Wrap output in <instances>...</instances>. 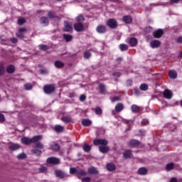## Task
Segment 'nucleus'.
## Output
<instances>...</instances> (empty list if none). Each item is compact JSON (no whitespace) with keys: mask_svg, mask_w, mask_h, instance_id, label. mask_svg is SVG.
<instances>
[{"mask_svg":"<svg viewBox=\"0 0 182 182\" xmlns=\"http://www.w3.org/2000/svg\"><path fill=\"white\" fill-rule=\"evenodd\" d=\"M140 136H145L146 135V131L144 129L139 131Z\"/></svg>","mask_w":182,"mask_h":182,"instance_id":"61","label":"nucleus"},{"mask_svg":"<svg viewBox=\"0 0 182 182\" xmlns=\"http://www.w3.org/2000/svg\"><path fill=\"white\" fill-rule=\"evenodd\" d=\"M61 120L64 123H70V122H72V118H70V117H62Z\"/></svg>","mask_w":182,"mask_h":182,"instance_id":"36","label":"nucleus"},{"mask_svg":"<svg viewBox=\"0 0 182 182\" xmlns=\"http://www.w3.org/2000/svg\"><path fill=\"white\" fill-rule=\"evenodd\" d=\"M17 159H18V160H23L26 159V154L24 153L20 154L17 156Z\"/></svg>","mask_w":182,"mask_h":182,"instance_id":"42","label":"nucleus"},{"mask_svg":"<svg viewBox=\"0 0 182 182\" xmlns=\"http://www.w3.org/2000/svg\"><path fill=\"white\" fill-rule=\"evenodd\" d=\"M150 45L151 46L154 48H159V46H160V41H157V40H154V41H151L150 42Z\"/></svg>","mask_w":182,"mask_h":182,"instance_id":"17","label":"nucleus"},{"mask_svg":"<svg viewBox=\"0 0 182 182\" xmlns=\"http://www.w3.org/2000/svg\"><path fill=\"white\" fill-rule=\"evenodd\" d=\"M39 49L40 50H48V49H49V47H48V46L46 45H40L39 46Z\"/></svg>","mask_w":182,"mask_h":182,"instance_id":"43","label":"nucleus"},{"mask_svg":"<svg viewBox=\"0 0 182 182\" xmlns=\"http://www.w3.org/2000/svg\"><path fill=\"white\" fill-rule=\"evenodd\" d=\"M33 147L34 149H39L40 150H42V149H43V144H42V142H36L33 144Z\"/></svg>","mask_w":182,"mask_h":182,"instance_id":"28","label":"nucleus"},{"mask_svg":"<svg viewBox=\"0 0 182 182\" xmlns=\"http://www.w3.org/2000/svg\"><path fill=\"white\" fill-rule=\"evenodd\" d=\"M95 112L96 114L100 115V114H102V108L97 107H96V108L95 109Z\"/></svg>","mask_w":182,"mask_h":182,"instance_id":"46","label":"nucleus"},{"mask_svg":"<svg viewBox=\"0 0 182 182\" xmlns=\"http://www.w3.org/2000/svg\"><path fill=\"white\" fill-rule=\"evenodd\" d=\"M7 73H14L15 72V66L10 65L6 68Z\"/></svg>","mask_w":182,"mask_h":182,"instance_id":"30","label":"nucleus"},{"mask_svg":"<svg viewBox=\"0 0 182 182\" xmlns=\"http://www.w3.org/2000/svg\"><path fill=\"white\" fill-rule=\"evenodd\" d=\"M90 124H92V121H90V119H84L82 120V126L89 127V126H90Z\"/></svg>","mask_w":182,"mask_h":182,"instance_id":"20","label":"nucleus"},{"mask_svg":"<svg viewBox=\"0 0 182 182\" xmlns=\"http://www.w3.org/2000/svg\"><path fill=\"white\" fill-rule=\"evenodd\" d=\"M74 29L77 32H83L85 31V28L83 27V24L80 22H77L74 25Z\"/></svg>","mask_w":182,"mask_h":182,"instance_id":"4","label":"nucleus"},{"mask_svg":"<svg viewBox=\"0 0 182 182\" xmlns=\"http://www.w3.org/2000/svg\"><path fill=\"white\" fill-rule=\"evenodd\" d=\"M25 22H26V21H25V18H19V19L18 20V25H23V23H25Z\"/></svg>","mask_w":182,"mask_h":182,"instance_id":"51","label":"nucleus"},{"mask_svg":"<svg viewBox=\"0 0 182 182\" xmlns=\"http://www.w3.org/2000/svg\"><path fill=\"white\" fill-rule=\"evenodd\" d=\"M5 122V116L0 113V123H4Z\"/></svg>","mask_w":182,"mask_h":182,"instance_id":"54","label":"nucleus"},{"mask_svg":"<svg viewBox=\"0 0 182 182\" xmlns=\"http://www.w3.org/2000/svg\"><path fill=\"white\" fill-rule=\"evenodd\" d=\"M90 177H84L82 178V182H90Z\"/></svg>","mask_w":182,"mask_h":182,"instance_id":"53","label":"nucleus"},{"mask_svg":"<svg viewBox=\"0 0 182 182\" xmlns=\"http://www.w3.org/2000/svg\"><path fill=\"white\" fill-rule=\"evenodd\" d=\"M173 168H174V164H169L166 166L167 171H171V170H173Z\"/></svg>","mask_w":182,"mask_h":182,"instance_id":"44","label":"nucleus"},{"mask_svg":"<svg viewBox=\"0 0 182 182\" xmlns=\"http://www.w3.org/2000/svg\"><path fill=\"white\" fill-rule=\"evenodd\" d=\"M5 75V67L4 66V64H0V76H4Z\"/></svg>","mask_w":182,"mask_h":182,"instance_id":"38","label":"nucleus"},{"mask_svg":"<svg viewBox=\"0 0 182 182\" xmlns=\"http://www.w3.org/2000/svg\"><path fill=\"white\" fill-rule=\"evenodd\" d=\"M54 129L55 132H57V133H62V132L64 130V128L60 125H55Z\"/></svg>","mask_w":182,"mask_h":182,"instance_id":"32","label":"nucleus"},{"mask_svg":"<svg viewBox=\"0 0 182 182\" xmlns=\"http://www.w3.org/2000/svg\"><path fill=\"white\" fill-rule=\"evenodd\" d=\"M107 23L111 29H114L117 27V21L113 18L108 20Z\"/></svg>","mask_w":182,"mask_h":182,"instance_id":"3","label":"nucleus"},{"mask_svg":"<svg viewBox=\"0 0 182 182\" xmlns=\"http://www.w3.org/2000/svg\"><path fill=\"white\" fill-rule=\"evenodd\" d=\"M88 173L89 174H97L99 171H97V168L92 166L88 168Z\"/></svg>","mask_w":182,"mask_h":182,"instance_id":"26","label":"nucleus"},{"mask_svg":"<svg viewBox=\"0 0 182 182\" xmlns=\"http://www.w3.org/2000/svg\"><path fill=\"white\" fill-rule=\"evenodd\" d=\"M153 35L154 38H160V29H158L156 31H154Z\"/></svg>","mask_w":182,"mask_h":182,"instance_id":"47","label":"nucleus"},{"mask_svg":"<svg viewBox=\"0 0 182 182\" xmlns=\"http://www.w3.org/2000/svg\"><path fill=\"white\" fill-rule=\"evenodd\" d=\"M99 150L101 153H103L104 154L106 153H109V146H107V145L100 146L99 147Z\"/></svg>","mask_w":182,"mask_h":182,"instance_id":"14","label":"nucleus"},{"mask_svg":"<svg viewBox=\"0 0 182 182\" xmlns=\"http://www.w3.org/2000/svg\"><path fill=\"white\" fill-rule=\"evenodd\" d=\"M31 152L33 154H35L36 156H41V154H42V151L39 149H33L31 150Z\"/></svg>","mask_w":182,"mask_h":182,"instance_id":"39","label":"nucleus"},{"mask_svg":"<svg viewBox=\"0 0 182 182\" xmlns=\"http://www.w3.org/2000/svg\"><path fill=\"white\" fill-rule=\"evenodd\" d=\"M82 149L85 153H89L90 150H92V146L87 144H84L82 146Z\"/></svg>","mask_w":182,"mask_h":182,"instance_id":"21","label":"nucleus"},{"mask_svg":"<svg viewBox=\"0 0 182 182\" xmlns=\"http://www.w3.org/2000/svg\"><path fill=\"white\" fill-rule=\"evenodd\" d=\"M48 17L50 18V19H54V21H59L60 19L59 17L55 16L52 11H48Z\"/></svg>","mask_w":182,"mask_h":182,"instance_id":"15","label":"nucleus"},{"mask_svg":"<svg viewBox=\"0 0 182 182\" xmlns=\"http://www.w3.org/2000/svg\"><path fill=\"white\" fill-rule=\"evenodd\" d=\"M123 21L126 23H132V22L133 21V18H132V16H124L123 17Z\"/></svg>","mask_w":182,"mask_h":182,"instance_id":"22","label":"nucleus"},{"mask_svg":"<svg viewBox=\"0 0 182 182\" xmlns=\"http://www.w3.org/2000/svg\"><path fill=\"white\" fill-rule=\"evenodd\" d=\"M24 87H25L26 90H31V89H32V85L31 84H26L24 85Z\"/></svg>","mask_w":182,"mask_h":182,"instance_id":"50","label":"nucleus"},{"mask_svg":"<svg viewBox=\"0 0 182 182\" xmlns=\"http://www.w3.org/2000/svg\"><path fill=\"white\" fill-rule=\"evenodd\" d=\"M26 28H21L18 29V32H20L21 33H22V32H26Z\"/></svg>","mask_w":182,"mask_h":182,"instance_id":"63","label":"nucleus"},{"mask_svg":"<svg viewBox=\"0 0 182 182\" xmlns=\"http://www.w3.org/2000/svg\"><path fill=\"white\" fill-rule=\"evenodd\" d=\"M119 49L122 51L127 50V49H129V46L126 44H121L119 45Z\"/></svg>","mask_w":182,"mask_h":182,"instance_id":"40","label":"nucleus"},{"mask_svg":"<svg viewBox=\"0 0 182 182\" xmlns=\"http://www.w3.org/2000/svg\"><path fill=\"white\" fill-rule=\"evenodd\" d=\"M42 139L41 135L35 136L31 139V143H39V140H42Z\"/></svg>","mask_w":182,"mask_h":182,"instance_id":"16","label":"nucleus"},{"mask_svg":"<svg viewBox=\"0 0 182 182\" xmlns=\"http://www.w3.org/2000/svg\"><path fill=\"white\" fill-rule=\"evenodd\" d=\"M77 176L79 177V178H80V177L87 176V173L83 170L77 171Z\"/></svg>","mask_w":182,"mask_h":182,"instance_id":"29","label":"nucleus"},{"mask_svg":"<svg viewBox=\"0 0 182 182\" xmlns=\"http://www.w3.org/2000/svg\"><path fill=\"white\" fill-rule=\"evenodd\" d=\"M90 56H92V54H90V53H89V51L84 53L85 59H89V58H90Z\"/></svg>","mask_w":182,"mask_h":182,"instance_id":"49","label":"nucleus"},{"mask_svg":"<svg viewBox=\"0 0 182 182\" xmlns=\"http://www.w3.org/2000/svg\"><path fill=\"white\" fill-rule=\"evenodd\" d=\"M107 140L106 139H96L94 140L93 144L95 146H107Z\"/></svg>","mask_w":182,"mask_h":182,"instance_id":"2","label":"nucleus"},{"mask_svg":"<svg viewBox=\"0 0 182 182\" xmlns=\"http://www.w3.org/2000/svg\"><path fill=\"white\" fill-rule=\"evenodd\" d=\"M139 89L141 90H144V91H146V90H147L148 89H149V85H147V84H141V85H140V87H139Z\"/></svg>","mask_w":182,"mask_h":182,"instance_id":"41","label":"nucleus"},{"mask_svg":"<svg viewBox=\"0 0 182 182\" xmlns=\"http://www.w3.org/2000/svg\"><path fill=\"white\" fill-rule=\"evenodd\" d=\"M43 90L44 92L46 93V95H50V93L55 92V86L52 85H45L43 87Z\"/></svg>","mask_w":182,"mask_h":182,"instance_id":"1","label":"nucleus"},{"mask_svg":"<svg viewBox=\"0 0 182 182\" xmlns=\"http://www.w3.org/2000/svg\"><path fill=\"white\" fill-rule=\"evenodd\" d=\"M55 175L56 177H58V178H65V177H68L66 173L61 170H55Z\"/></svg>","mask_w":182,"mask_h":182,"instance_id":"5","label":"nucleus"},{"mask_svg":"<svg viewBox=\"0 0 182 182\" xmlns=\"http://www.w3.org/2000/svg\"><path fill=\"white\" fill-rule=\"evenodd\" d=\"M141 124L144 126H147V124H149V120H147L146 119H144L141 122Z\"/></svg>","mask_w":182,"mask_h":182,"instance_id":"57","label":"nucleus"},{"mask_svg":"<svg viewBox=\"0 0 182 182\" xmlns=\"http://www.w3.org/2000/svg\"><path fill=\"white\" fill-rule=\"evenodd\" d=\"M129 44L131 46H137V40L136 38H131L129 40Z\"/></svg>","mask_w":182,"mask_h":182,"instance_id":"35","label":"nucleus"},{"mask_svg":"<svg viewBox=\"0 0 182 182\" xmlns=\"http://www.w3.org/2000/svg\"><path fill=\"white\" fill-rule=\"evenodd\" d=\"M178 43H182V37H179L177 40Z\"/></svg>","mask_w":182,"mask_h":182,"instance_id":"64","label":"nucleus"},{"mask_svg":"<svg viewBox=\"0 0 182 182\" xmlns=\"http://www.w3.org/2000/svg\"><path fill=\"white\" fill-rule=\"evenodd\" d=\"M164 97L166 99H171V97H173V92L169 90H165L164 92Z\"/></svg>","mask_w":182,"mask_h":182,"instance_id":"11","label":"nucleus"},{"mask_svg":"<svg viewBox=\"0 0 182 182\" xmlns=\"http://www.w3.org/2000/svg\"><path fill=\"white\" fill-rule=\"evenodd\" d=\"M39 173H46L48 171V168L45 166H42L38 168Z\"/></svg>","mask_w":182,"mask_h":182,"instance_id":"45","label":"nucleus"},{"mask_svg":"<svg viewBox=\"0 0 182 182\" xmlns=\"http://www.w3.org/2000/svg\"><path fill=\"white\" fill-rule=\"evenodd\" d=\"M40 73L41 75H48V70H41Z\"/></svg>","mask_w":182,"mask_h":182,"instance_id":"58","label":"nucleus"},{"mask_svg":"<svg viewBox=\"0 0 182 182\" xmlns=\"http://www.w3.org/2000/svg\"><path fill=\"white\" fill-rule=\"evenodd\" d=\"M48 164H59V159L55 157H50L47 159Z\"/></svg>","mask_w":182,"mask_h":182,"instance_id":"7","label":"nucleus"},{"mask_svg":"<svg viewBox=\"0 0 182 182\" xmlns=\"http://www.w3.org/2000/svg\"><path fill=\"white\" fill-rule=\"evenodd\" d=\"M170 182H182V180H177L176 178H172L171 180H170Z\"/></svg>","mask_w":182,"mask_h":182,"instance_id":"59","label":"nucleus"},{"mask_svg":"<svg viewBox=\"0 0 182 182\" xmlns=\"http://www.w3.org/2000/svg\"><path fill=\"white\" fill-rule=\"evenodd\" d=\"M55 68H58V69H60L65 66V63H63L60 60H57L55 62Z\"/></svg>","mask_w":182,"mask_h":182,"instance_id":"25","label":"nucleus"},{"mask_svg":"<svg viewBox=\"0 0 182 182\" xmlns=\"http://www.w3.org/2000/svg\"><path fill=\"white\" fill-rule=\"evenodd\" d=\"M107 168L108 171H113L114 170H116V166L113 164H108L107 165Z\"/></svg>","mask_w":182,"mask_h":182,"instance_id":"34","label":"nucleus"},{"mask_svg":"<svg viewBox=\"0 0 182 182\" xmlns=\"http://www.w3.org/2000/svg\"><path fill=\"white\" fill-rule=\"evenodd\" d=\"M96 31L98 33H106L107 29L103 25H99L96 28Z\"/></svg>","mask_w":182,"mask_h":182,"instance_id":"6","label":"nucleus"},{"mask_svg":"<svg viewBox=\"0 0 182 182\" xmlns=\"http://www.w3.org/2000/svg\"><path fill=\"white\" fill-rule=\"evenodd\" d=\"M138 173H139L140 176H146V174H147V168L144 167L140 168L138 170Z\"/></svg>","mask_w":182,"mask_h":182,"instance_id":"23","label":"nucleus"},{"mask_svg":"<svg viewBox=\"0 0 182 182\" xmlns=\"http://www.w3.org/2000/svg\"><path fill=\"white\" fill-rule=\"evenodd\" d=\"M180 2V0H171V5H173L174 4H178Z\"/></svg>","mask_w":182,"mask_h":182,"instance_id":"60","label":"nucleus"},{"mask_svg":"<svg viewBox=\"0 0 182 182\" xmlns=\"http://www.w3.org/2000/svg\"><path fill=\"white\" fill-rule=\"evenodd\" d=\"M50 149L53 151H58V150H60V146L56 142H52L50 144Z\"/></svg>","mask_w":182,"mask_h":182,"instance_id":"10","label":"nucleus"},{"mask_svg":"<svg viewBox=\"0 0 182 182\" xmlns=\"http://www.w3.org/2000/svg\"><path fill=\"white\" fill-rule=\"evenodd\" d=\"M80 102H85V100H86V95H81L80 96Z\"/></svg>","mask_w":182,"mask_h":182,"instance_id":"56","label":"nucleus"},{"mask_svg":"<svg viewBox=\"0 0 182 182\" xmlns=\"http://www.w3.org/2000/svg\"><path fill=\"white\" fill-rule=\"evenodd\" d=\"M139 144L140 141L136 139H131L128 142V145L129 146V147H137V146H139Z\"/></svg>","mask_w":182,"mask_h":182,"instance_id":"8","label":"nucleus"},{"mask_svg":"<svg viewBox=\"0 0 182 182\" xmlns=\"http://www.w3.org/2000/svg\"><path fill=\"white\" fill-rule=\"evenodd\" d=\"M17 38H19L20 39H23V34L18 31V33H16Z\"/></svg>","mask_w":182,"mask_h":182,"instance_id":"55","label":"nucleus"},{"mask_svg":"<svg viewBox=\"0 0 182 182\" xmlns=\"http://www.w3.org/2000/svg\"><path fill=\"white\" fill-rule=\"evenodd\" d=\"M168 75L171 79H177V72L174 70L169 71Z\"/></svg>","mask_w":182,"mask_h":182,"instance_id":"18","label":"nucleus"},{"mask_svg":"<svg viewBox=\"0 0 182 182\" xmlns=\"http://www.w3.org/2000/svg\"><path fill=\"white\" fill-rule=\"evenodd\" d=\"M131 109L134 113H138V112H140V107L136 105H132Z\"/></svg>","mask_w":182,"mask_h":182,"instance_id":"31","label":"nucleus"},{"mask_svg":"<svg viewBox=\"0 0 182 182\" xmlns=\"http://www.w3.org/2000/svg\"><path fill=\"white\" fill-rule=\"evenodd\" d=\"M70 174H76V176H77V170H76L75 168H70Z\"/></svg>","mask_w":182,"mask_h":182,"instance_id":"48","label":"nucleus"},{"mask_svg":"<svg viewBox=\"0 0 182 182\" xmlns=\"http://www.w3.org/2000/svg\"><path fill=\"white\" fill-rule=\"evenodd\" d=\"M99 90H100V93L103 94L105 93V90H106V86L104 84H100L99 85Z\"/></svg>","mask_w":182,"mask_h":182,"instance_id":"37","label":"nucleus"},{"mask_svg":"<svg viewBox=\"0 0 182 182\" xmlns=\"http://www.w3.org/2000/svg\"><path fill=\"white\" fill-rule=\"evenodd\" d=\"M124 109V106L122 103H119L115 106V110L117 112H122Z\"/></svg>","mask_w":182,"mask_h":182,"instance_id":"24","label":"nucleus"},{"mask_svg":"<svg viewBox=\"0 0 182 182\" xmlns=\"http://www.w3.org/2000/svg\"><path fill=\"white\" fill-rule=\"evenodd\" d=\"M64 30L65 31V32H72V23H69L68 21H65L64 23Z\"/></svg>","mask_w":182,"mask_h":182,"instance_id":"13","label":"nucleus"},{"mask_svg":"<svg viewBox=\"0 0 182 182\" xmlns=\"http://www.w3.org/2000/svg\"><path fill=\"white\" fill-rule=\"evenodd\" d=\"M112 75L116 76L117 77H120V73H114Z\"/></svg>","mask_w":182,"mask_h":182,"instance_id":"62","label":"nucleus"},{"mask_svg":"<svg viewBox=\"0 0 182 182\" xmlns=\"http://www.w3.org/2000/svg\"><path fill=\"white\" fill-rule=\"evenodd\" d=\"M9 149L11 151H15L19 150V149H21V145H19L18 144L12 143V144H10V145L9 146Z\"/></svg>","mask_w":182,"mask_h":182,"instance_id":"9","label":"nucleus"},{"mask_svg":"<svg viewBox=\"0 0 182 182\" xmlns=\"http://www.w3.org/2000/svg\"><path fill=\"white\" fill-rule=\"evenodd\" d=\"M63 38L66 42H70L73 39V36L70 34H63Z\"/></svg>","mask_w":182,"mask_h":182,"instance_id":"27","label":"nucleus"},{"mask_svg":"<svg viewBox=\"0 0 182 182\" xmlns=\"http://www.w3.org/2000/svg\"><path fill=\"white\" fill-rule=\"evenodd\" d=\"M40 21L43 25H49V19L47 17L43 16L40 18Z\"/></svg>","mask_w":182,"mask_h":182,"instance_id":"33","label":"nucleus"},{"mask_svg":"<svg viewBox=\"0 0 182 182\" xmlns=\"http://www.w3.org/2000/svg\"><path fill=\"white\" fill-rule=\"evenodd\" d=\"M124 159H130L132 157V151L126 150L123 152Z\"/></svg>","mask_w":182,"mask_h":182,"instance_id":"19","label":"nucleus"},{"mask_svg":"<svg viewBox=\"0 0 182 182\" xmlns=\"http://www.w3.org/2000/svg\"><path fill=\"white\" fill-rule=\"evenodd\" d=\"M83 21H85V18L83 17V16H79L78 17H77V22H83Z\"/></svg>","mask_w":182,"mask_h":182,"instance_id":"52","label":"nucleus"},{"mask_svg":"<svg viewBox=\"0 0 182 182\" xmlns=\"http://www.w3.org/2000/svg\"><path fill=\"white\" fill-rule=\"evenodd\" d=\"M21 141L23 144L28 146L32 143V139H29L28 137L24 136L21 138Z\"/></svg>","mask_w":182,"mask_h":182,"instance_id":"12","label":"nucleus"}]
</instances>
